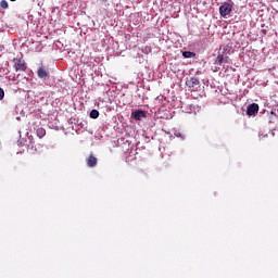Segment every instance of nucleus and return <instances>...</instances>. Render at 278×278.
Here are the masks:
<instances>
[{"mask_svg": "<svg viewBox=\"0 0 278 278\" xmlns=\"http://www.w3.org/2000/svg\"><path fill=\"white\" fill-rule=\"evenodd\" d=\"M224 58H225L224 64H229V63H230V59H229V56L224 55Z\"/></svg>", "mask_w": 278, "mask_h": 278, "instance_id": "dca6fc26", "label": "nucleus"}, {"mask_svg": "<svg viewBox=\"0 0 278 278\" xmlns=\"http://www.w3.org/2000/svg\"><path fill=\"white\" fill-rule=\"evenodd\" d=\"M135 121H142V118H147V112L142 110H137L132 113Z\"/></svg>", "mask_w": 278, "mask_h": 278, "instance_id": "39448f33", "label": "nucleus"}, {"mask_svg": "<svg viewBox=\"0 0 278 278\" xmlns=\"http://www.w3.org/2000/svg\"><path fill=\"white\" fill-rule=\"evenodd\" d=\"M90 118H99V112L97 110H91L89 114Z\"/></svg>", "mask_w": 278, "mask_h": 278, "instance_id": "f8f14e48", "label": "nucleus"}, {"mask_svg": "<svg viewBox=\"0 0 278 278\" xmlns=\"http://www.w3.org/2000/svg\"><path fill=\"white\" fill-rule=\"evenodd\" d=\"M14 68L18 73V71L25 72L27 71V65L25 64V61L21 59H14Z\"/></svg>", "mask_w": 278, "mask_h": 278, "instance_id": "7ed1b4c3", "label": "nucleus"}, {"mask_svg": "<svg viewBox=\"0 0 278 278\" xmlns=\"http://www.w3.org/2000/svg\"><path fill=\"white\" fill-rule=\"evenodd\" d=\"M37 136L38 138H45V136H47V130H45V128H38Z\"/></svg>", "mask_w": 278, "mask_h": 278, "instance_id": "9b49d317", "label": "nucleus"}, {"mask_svg": "<svg viewBox=\"0 0 278 278\" xmlns=\"http://www.w3.org/2000/svg\"><path fill=\"white\" fill-rule=\"evenodd\" d=\"M0 8H2V10H8L9 8L8 0H2L0 2Z\"/></svg>", "mask_w": 278, "mask_h": 278, "instance_id": "ddd939ff", "label": "nucleus"}, {"mask_svg": "<svg viewBox=\"0 0 278 278\" xmlns=\"http://www.w3.org/2000/svg\"><path fill=\"white\" fill-rule=\"evenodd\" d=\"M173 134L176 138H180V140H186V136L181 134V131H179L178 129H174Z\"/></svg>", "mask_w": 278, "mask_h": 278, "instance_id": "1a4fd4ad", "label": "nucleus"}, {"mask_svg": "<svg viewBox=\"0 0 278 278\" xmlns=\"http://www.w3.org/2000/svg\"><path fill=\"white\" fill-rule=\"evenodd\" d=\"M215 64L216 66H223V64H225V54H218Z\"/></svg>", "mask_w": 278, "mask_h": 278, "instance_id": "6e6552de", "label": "nucleus"}, {"mask_svg": "<svg viewBox=\"0 0 278 278\" xmlns=\"http://www.w3.org/2000/svg\"><path fill=\"white\" fill-rule=\"evenodd\" d=\"M260 112V105L257 103H252L248 105L247 114L248 116H255Z\"/></svg>", "mask_w": 278, "mask_h": 278, "instance_id": "20e7f679", "label": "nucleus"}, {"mask_svg": "<svg viewBox=\"0 0 278 278\" xmlns=\"http://www.w3.org/2000/svg\"><path fill=\"white\" fill-rule=\"evenodd\" d=\"M232 10H233V4H231L229 2H224L219 7V14H220L222 18H227V16H229V14H231Z\"/></svg>", "mask_w": 278, "mask_h": 278, "instance_id": "f257e3e1", "label": "nucleus"}, {"mask_svg": "<svg viewBox=\"0 0 278 278\" xmlns=\"http://www.w3.org/2000/svg\"><path fill=\"white\" fill-rule=\"evenodd\" d=\"M194 108H195L194 105L190 104L189 110L186 111L187 114H192V112H194Z\"/></svg>", "mask_w": 278, "mask_h": 278, "instance_id": "2eb2a0df", "label": "nucleus"}, {"mask_svg": "<svg viewBox=\"0 0 278 278\" xmlns=\"http://www.w3.org/2000/svg\"><path fill=\"white\" fill-rule=\"evenodd\" d=\"M197 54L194 52H191V51H184L182 52V58H186V59H190V58H194Z\"/></svg>", "mask_w": 278, "mask_h": 278, "instance_id": "9d476101", "label": "nucleus"}, {"mask_svg": "<svg viewBox=\"0 0 278 278\" xmlns=\"http://www.w3.org/2000/svg\"><path fill=\"white\" fill-rule=\"evenodd\" d=\"M87 166L89 168H94V166H97V157L94 155H90L88 159H87Z\"/></svg>", "mask_w": 278, "mask_h": 278, "instance_id": "0eeeda50", "label": "nucleus"}, {"mask_svg": "<svg viewBox=\"0 0 278 278\" xmlns=\"http://www.w3.org/2000/svg\"><path fill=\"white\" fill-rule=\"evenodd\" d=\"M186 84L189 88H193V90H197V88H199L200 81L198 80V78L192 77L189 80H187Z\"/></svg>", "mask_w": 278, "mask_h": 278, "instance_id": "423d86ee", "label": "nucleus"}, {"mask_svg": "<svg viewBox=\"0 0 278 278\" xmlns=\"http://www.w3.org/2000/svg\"><path fill=\"white\" fill-rule=\"evenodd\" d=\"M37 77L41 79V81H47V79H49L50 77L49 70L45 68L43 66H40L37 70Z\"/></svg>", "mask_w": 278, "mask_h": 278, "instance_id": "f03ea898", "label": "nucleus"}, {"mask_svg": "<svg viewBox=\"0 0 278 278\" xmlns=\"http://www.w3.org/2000/svg\"><path fill=\"white\" fill-rule=\"evenodd\" d=\"M268 135H262V132L258 134V138L262 139V138H267Z\"/></svg>", "mask_w": 278, "mask_h": 278, "instance_id": "f3484780", "label": "nucleus"}, {"mask_svg": "<svg viewBox=\"0 0 278 278\" xmlns=\"http://www.w3.org/2000/svg\"><path fill=\"white\" fill-rule=\"evenodd\" d=\"M5 97V91H3V89L0 87V101H3Z\"/></svg>", "mask_w": 278, "mask_h": 278, "instance_id": "4468645a", "label": "nucleus"}]
</instances>
